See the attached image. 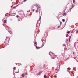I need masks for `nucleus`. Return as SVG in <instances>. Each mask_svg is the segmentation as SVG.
Returning <instances> with one entry per match:
<instances>
[{"instance_id": "obj_1", "label": "nucleus", "mask_w": 78, "mask_h": 78, "mask_svg": "<svg viewBox=\"0 0 78 78\" xmlns=\"http://www.w3.org/2000/svg\"><path fill=\"white\" fill-rule=\"evenodd\" d=\"M49 54L50 56H51V58L52 59H54L56 58V56L54 55V54L52 52H50L49 53Z\"/></svg>"}, {"instance_id": "obj_2", "label": "nucleus", "mask_w": 78, "mask_h": 78, "mask_svg": "<svg viewBox=\"0 0 78 78\" xmlns=\"http://www.w3.org/2000/svg\"><path fill=\"white\" fill-rule=\"evenodd\" d=\"M36 5H37V6L38 7H37V8L38 9L39 8H41V7L40 6V5H39V4H36Z\"/></svg>"}, {"instance_id": "obj_3", "label": "nucleus", "mask_w": 78, "mask_h": 78, "mask_svg": "<svg viewBox=\"0 0 78 78\" xmlns=\"http://www.w3.org/2000/svg\"><path fill=\"white\" fill-rule=\"evenodd\" d=\"M42 71H40L37 74V75H39L41 73H42Z\"/></svg>"}, {"instance_id": "obj_4", "label": "nucleus", "mask_w": 78, "mask_h": 78, "mask_svg": "<svg viewBox=\"0 0 78 78\" xmlns=\"http://www.w3.org/2000/svg\"><path fill=\"white\" fill-rule=\"evenodd\" d=\"M9 33L10 34L11 33L12 34V31L11 30H10L9 31H8Z\"/></svg>"}, {"instance_id": "obj_5", "label": "nucleus", "mask_w": 78, "mask_h": 78, "mask_svg": "<svg viewBox=\"0 0 78 78\" xmlns=\"http://www.w3.org/2000/svg\"><path fill=\"white\" fill-rule=\"evenodd\" d=\"M21 76L23 78L24 77H25V74L23 73V74H22L21 75Z\"/></svg>"}, {"instance_id": "obj_6", "label": "nucleus", "mask_w": 78, "mask_h": 78, "mask_svg": "<svg viewBox=\"0 0 78 78\" xmlns=\"http://www.w3.org/2000/svg\"><path fill=\"white\" fill-rule=\"evenodd\" d=\"M36 49H40V48H41V47H37V46H36Z\"/></svg>"}, {"instance_id": "obj_7", "label": "nucleus", "mask_w": 78, "mask_h": 78, "mask_svg": "<svg viewBox=\"0 0 78 78\" xmlns=\"http://www.w3.org/2000/svg\"><path fill=\"white\" fill-rule=\"evenodd\" d=\"M71 69L70 67H68V70H70Z\"/></svg>"}, {"instance_id": "obj_8", "label": "nucleus", "mask_w": 78, "mask_h": 78, "mask_svg": "<svg viewBox=\"0 0 78 78\" xmlns=\"http://www.w3.org/2000/svg\"><path fill=\"white\" fill-rule=\"evenodd\" d=\"M41 17L40 16L39 17V20H38V21H40V20H41Z\"/></svg>"}, {"instance_id": "obj_9", "label": "nucleus", "mask_w": 78, "mask_h": 78, "mask_svg": "<svg viewBox=\"0 0 78 78\" xmlns=\"http://www.w3.org/2000/svg\"><path fill=\"white\" fill-rule=\"evenodd\" d=\"M6 20H4V23H6Z\"/></svg>"}, {"instance_id": "obj_10", "label": "nucleus", "mask_w": 78, "mask_h": 78, "mask_svg": "<svg viewBox=\"0 0 78 78\" xmlns=\"http://www.w3.org/2000/svg\"><path fill=\"white\" fill-rule=\"evenodd\" d=\"M44 78H47V76H46V75H44Z\"/></svg>"}, {"instance_id": "obj_11", "label": "nucleus", "mask_w": 78, "mask_h": 78, "mask_svg": "<svg viewBox=\"0 0 78 78\" xmlns=\"http://www.w3.org/2000/svg\"><path fill=\"white\" fill-rule=\"evenodd\" d=\"M67 33L68 34H69V33H70V31H68L67 32Z\"/></svg>"}, {"instance_id": "obj_12", "label": "nucleus", "mask_w": 78, "mask_h": 78, "mask_svg": "<svg viewBox=\"0 0 78 78\" xmlns=\"http://www.w3.org/2000/svg\"><path fill=\"white\" fill-rule=\"evenodd\" d=\"M62 22H65V20H64V19H63L62 20Z\"/></svg>"}, {"instance_id": "obj_13", "label": "nucleus", "mask_w": 78, "mask_h": 78, "mask_svg": "<svg viewBox=\"0 0 78 78\" xmlns=\"http://www.w3.org/2000/svg\"><path fill=\"white\" fill-rule=\"evenodd\" d=\"M68 36H69V34H67L66 35V37H68Z\"/></svg>"}, {"instance_id": "obj_14", "label": "nucleus", "mask_w": 78, "mask_h": 78, "mask_svg": "<svg viewBox=\"0 0 78 78\" xmlns=\"http://www.w3.org/2000/svg\"><path fill=\"white\" fill-rule=\"evenodd\" d=\"M17 6H18V5L16 6H14V7H13V8H16V7H17Z\"/></svg>"}, {"instance_id": "obj_15", "label": "nucleus", "mask_w": 78, "mask_h": 78, "mask_svg": "<svg viewBox=\"0 0 78 78\" xmlns=\"http://www.w3.org/2000/svg\"><path fill=\"white\" fill-rule=\"evenodd\" d=\"M71 37H72V36H71L70 38L69 39V42H70V38H71Z\"/></svg>"}, {"instance_id": "obj_16", "label": "nucleus", "mask_w": 78, "mask_h": 78, "mask_svg": "<svg viewBox=\"0 0 78 78\" xmlns=\"http://www.w3.org/2000/svg\"><path fill=\"white\" fill-rule=\"evenodd\" d=\"M63 47H64V46H66V44H63Z\"/></svg>"}, {"instance_id": "obj_17", "label": "nucleus", "mask_w": 78, "mask_h": 78, "mask_svg": "<svg viewBox=\"0 0 78 78\" xmlns=\"http://www.w3.org/2000/svg\"><path fill=\"white\" fill-rule=\"evenodd\" d=\"M55 70L57 71H58L59 69H56Z\"/></svg>"}, {"instance_id": "obj_18", "label": "nucleus", "mask_w": 78, "mask_h": 78, "mask_svg": "<svg viewBox=\"0 0 78 78\" xmlns=\"http://www.w3.org/2000/svg\"><path fill=\"white\" fill-rule=\"evenodd\" d=\"M72 7H71L70 8V12L71 11V10H72Z\"/></svg>"}, {"instance_id": "obj_19", "label": "nucleus", "mask_w": 78, "mask_h": 78, "mask_svg": "<svg viewBox=\"0 0 78 78\" xmlns=\"http://www.w3.org/2000/svg\"><path fill=\"white\" fill-rule=\"evenodd\" d=\"M13 69L15 70H16V67H14L13 68Z\"/></svg>"}, {"instance_id": "obj_20", "label": "nucleus", "mask_w": 78, "mask_h": 78, "mask_svg": "<svg viewBox=\"0 0 78 78\" xmlns=\"http://www.w3.org/2000/svg\"><path fill=\"white\" fill-rule=\"evenodd\" d=\"M35 44H36V45H37V42H35Z\"/></svg>"}, {"instance_id": "obj_21", "label": "nucleus", "mask_w": 78, "mask_h": 78, "mask_svg": "<svg viewBox=\"0 0 78 78\" xmlns=\"http://www.w3.org/2000/svg\"><path fill=\"white\" fill-rule=\"evenodd\" d=\"M63 14V15H66V13H64Z\"/></svg>"}, {"instance_id": "obj_22", "label": "nucleus", "mask_w": 78, "mask_h": 78, "mask_svg": "<svg viewBox=\"0 0 78 78\" xmlns=\"http://www.w3.org/2000/svg\"><path fill=\"white\" fill-rule=\"evenodd\" d=\"M76 33L77 34V33H78V30H77L76 31Z\"/></svg>"}, {"instance_id": "obj_23", "label": "nucleus", "mask_w": 78, "mask_h": 78, "mask_svg": "<svg viewBox=\"0 0 78 78\" xmlns=\"http://www.w3.org/2000/svg\"><path fill=\"white\" fill-rule=\"evenodd\" d=\"M62 22H60V25H62Z\"/></svg>"}, {"instance_id": "obj_24", "label": "nucleus", "mask_w": 78, "mask_h": 78, "mask_svg": "<svg viewBox=\"0 0 78 78\" xmlns=\"http://www.w3.org/2000/svg\"><path fill=\"white\" fill-rule=\"evenodd\" d=\"M73 3H75V0H73Z\"/></svg>"}, {"instance_id": "obj_25", "label": "nucleus", "mask_w": 78, "mask_h": 78, "mask_svg": "<svg viewBox=\"0 0 78 78\" xmlns=\"http://www.w3.org/2000/svg\"><path fill=\"white\" fill-rule=\"evenodd\" d=\"M45 65H44L43 66V67H44V68L45 67Z\"/></svg>"}, {"instance_id": "obj_26", "label": "nucleus", "mask_w": 78, "mask_h": 78, "mask_svg": "<svg viewBox=\"0 0 78 78\" xmlns=\"http://www.w3.org/2000/svg\"><path fill=\"white\" fill-rule=\"evenodd\" d=\"M72 8H73V7H74V5H73V4L72 5Z\"/></svg>"}, {"instance_id": "obj_27", "label": "nucleus", "mask_w": 78, "mask_h": 78, "mask_svg": "<svg viewBox=\"0 0 78 78\" xmlns=\"http://www.w3.org/2000/svg\"><path fill=\"white\" fill-rule=\"evenodd\" d=\"M60 27H60V26H58V28H60Z\"/></svg>"}, {"instance_id": "obj_28", "label": "nucleus", "mask_w": 78, "mask_h": 78, "mask_svg": "<svg viewBox=\"0 0 78 78\" xmlns=\"http://www.w3.org/2000/svg\"><path fill=\"white\" fill-rule=\"evenodd\" d=\"M34 11V9L32 10V11Z\"/></svg>"}, {"instance_id": "obj_29", "label": "nucleus", "mask_w": 78, "mask_h": 78, "mask_svg": "<svg viewBox=\"0 0 78 78\" xmlns=\"http://www.w3.org/2000/svg\"><path fill=\"white\" fill-rule=\"evenodd\" d=\"M19 17V15H17L16 17Z\"/></svg>"}, {"instance_id": "obj_30", "label": "nucleus", "mask_w": 78, "mask_h": 78, "mask_svg": "<svg viewBox=\"0 0 78 78\" xmlns=\"http://www.w3.org/2000/svg\"><path fill=\"white\" fill-rule=\"evenodd\" d=\"M68 41V39H66V41Z\"/></svg>"}, {"instance_id": "obj_31", "label": "nucleus", "mask_w": 78, "mask_h": 78, "mask_svg": "<svg viewBox=\"0 0 78 78\" xmlns=\"http://www.w3.org/2000/svg\"><path fill=\"white\" fill-rule=\"evenodd\" d=\"M44 45H45V43H44L43 44V46H44Z\"/></svg>"}, {"instance_id": "obj_32", "label": "nucleus", "mask_w": 78, "mask_h": 78, "mask_svg": "<svg viewBox=\"0 0 78 78\" xmlns=\"http://www.w3.org/2000/svg\"><path fill=\"white\" fill-rule=\"evenodd\" d=\"M26 1H27V0H24V2H26Z\"/></svg>"}, {"instance_id": "obj_33", "label": "nucleus", "mask_w": 78, "mask_h": 78, "mask_svg": "<svg viewBox=\"0 0 78 78\" xmlns=\"http://www.w3.org/2000/svg\"><path fill=\"white\" fill-rule=\"evenodd\" d=\"M36 12H37V10H36Z\"/></svg>"}, {"instance_id": "obj_34", "label": "nucleus", "mask_w": 78, "mask_h": 78, "mask_svg": "<svg viewBox=\"0 0 78 78\" xmlns=\"http://www.w3.org/2000/svg\"><path fill=\"white\" fill-rule=\"evenodd\" d=\"M43 41H44V42H45V40H43Z\"/></svg>"}, {"instance_id": "obj_35", "label": "nucleus", "mask_w": 78, "mask_h": 78, "mask_svg": "<svg viewBox=\"0 0 78 78\" xmlns=\"http://www.w3.org/2000/svg\"><path fill=\"white\" fill-rule=\"evenodd\" d=\"M73 54H75V52H73Z\"/></svg>"}, {"instance_id": "obj_36", "label": "nucleus", "mask_w": 78, "mask_h": 78, "mask_svg": "<svg viewBox=\"0 0 78 78\" xmlns=\"http://www.w3.org/2000/svg\"><path fill=\"white\" fill-rule=\"evenodd\" d=\"M10 15H11V14H9V16H10Z\"/></svg>"}, {"instance_id": "obj_37", "label": "nucleus", "mask_w": 78, "mask_h": 78, "mask_svg": "<svg viewBox=\"0 0 78 78\" xmlns=\"http://www.w3.org/2000/svg\"><path fill=\"white\" fill-rule=\"evenodd\" d=\"M27 12H28V11H27Z\"/></svg>"}, {"instance_id": "obj_38", "label": "nucleus", "mask_w": 78, "mask_h": 78, "mask_svg": "<svg viewBox=\"0 0 78 78\" xmlns=\"http://www.w3.org/2000/svg\"><path fill=\"white\" fill-rule=\"evenodd\" d=\"M40 24H41V23H40L39 25H40Z\"/></svg>"}, {"instance_id": "obj_39", "label": "nucleus", "mask_w": 78, "mask_h": 78, "mask_svg": "<svg viewBox=\"0 0 78 78\" xmlns=\"http://www.w3.org/2000/svg\"><path fill=\"white\" fill-rule=\"evenodd\" d=\"M7 37H6V38H7Z\"/></svg>"}, {"instance_id": "obj_40", "label": "nucleus", "mask_w": 78, "mask_h": 78, "mask_svg": "<svg viewBox=\"0 0 78 78\" xmlns=\"http://www.w3.org/2000/svg\"><path fill=\"white\" fill-rule=\"evenodd\" d=\"M11 7L12 8V6H11Z\"/></svg>"}, {"instance_id": "obj_41", "label": "nucleus", "mask_w": 78, "mask_h": 78, "mask_svg": "<svg viewBox=\"0 0 78 78\" xmlns=\"http://www.w3.org/2000/svg\"><path fill=\"white\" fill-rule=\"evenodd\" d=\"M16 64H17V63H16Z\"/></svg>"}, {"instance_id": "obj_42", "label": "nucleus", "mask_w": 78, "mask_h": 78, "mask_svg": "<svg viewBox=\"0 0 78 78\" xmlns=\"http://www.w3.org/2000/svg\"><path fill=\"white\" fill-rule=\"evenodd\" d=\"M29 11H30V10H29Z\"/></svg>"}, {"instance_id": "obj_43", "label": "nucleus", "mask_w": 78, "mask_h": 78, "mask_svg": "<svg viewBox=\"0 0 78 78\" xmlns=\"http://www.w3.org/2000/svg\"><path fill=\"white\" fill-rule=\"evenodd\" d=\"M20 78H22V77H20Z\"/></svg>"}, {"instance_id": "obj_44", "label": "nucleus", "mask_w": 78, "mask_h": 78, "mask_svg": "<svg viewBox=\"0 0 78 78\" xmlns=\"http://www.w3.org/2000/svg\"><path fill=\"white\" fill-rule=\"evenodd\" d=\"M78 56V55H77Z\"/></svg>"}]
</instances>
